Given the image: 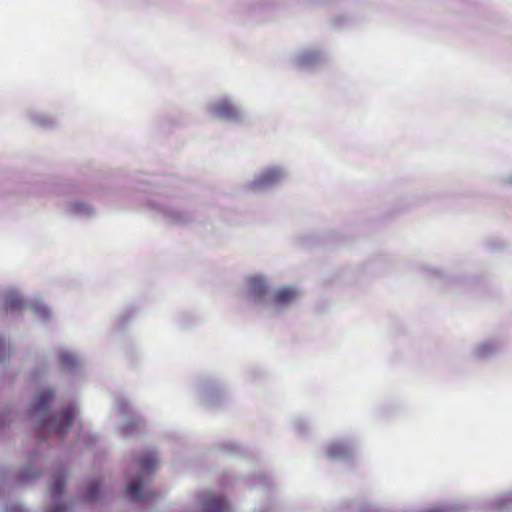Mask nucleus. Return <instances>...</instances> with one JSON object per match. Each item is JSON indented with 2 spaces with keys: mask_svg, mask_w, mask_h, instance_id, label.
I'll list each match as a JSON object with an SVG mask.
<instances>
[{
  "mask_svg": "<svg viewBox=\"0 0 512 512\" xmlns=\"http://www.w3.org/2000/svg\"><path fill=\"white\" fill-rule=\"evenodd\" d=\"M229 503L224 497L209 495L203 500V512H227Z\"/></svg>",
  "mask_w": 512,
  "mask_h": 512,
  "instance_id": "obj_3",
  "label": "nucleus"
},
{
  "mask_svg": "<svg viewBox=\"0 0 512 512\" xmlns=\"http://www.w3.org/2000/svg\"><path fill=\"white\" fill-rule=\"evenodd\" d=\"M141 470L149 473L156 470L158 467L157 455L153 452H148L141 455L138 459Z\"/></svg>",
  "mask_w": 512,
  "mask_h": 512,
  "instance_id": "obj_8",
  "label": "nucleus"
},
{
  "mask_svg": "<svg viewBox=\"0 0 512 512\" xmlns=\"http://www.w3.org/2000/svg\"><path fill=\"white\" fill-rule=\"evenodd\" d=\"M75 417V410L73 407H66L62 411L55 414L49 420H43L40 424L41 433L48 432L58 435H63L72 426Z\"/></svg>",
  "mask_w": 512,
  "mask_h": 512,
  "instance_id": "obj_1",
  "label": "nucleus"
},
{
  "mask_svg": "<svg viewBox=\"0 0 512 512\" xmlns=\"http://www.w3.org/2000/svg\"><path fill=\"white\" fill-rule=\"evenodd\" d=\"M100 484L99 483H91L85 491L84 499L87 502H93L97 499L99 494Z\"/></svg>",
  "mask_w": 512,
  "mask_h": 512,
  "instance_id": "obj_11",
  "label": "nucleus"
},
{
  "mask_svg": "<svg viewBox=\"0 0 512 512\" xmlns=\"http://www.w3.org/2000/svg\"><path fill=\"white\" fill-rule=\"evenodd\" d=\"M282 174L279 169L271 168L263 172L257 179L259 185L272 184L281 178Z\"/></svg>",
  "mask_w": 512,
  "mask_h": 512,
  "instance_id": "obj_9",
  "label": "nucleus"
},
{
  "mask_svg": "<svg viewBox=\"0 0 512 512\" xmlns=\"http://www.w3.org/2000/svg\"><path fill=\"white\" fill-rule=\"evenodd\" d=\"M331 458H337L345 454V448L341 445H332L328 449Z\"/></svg>",
  "mask_w": 512,
  "mask_h": 512,
  "instance_id": "obj_13",
  "label": "nucleus"
},
{
  "mask_svg": "<svg viewBox=\"0 0 512 512\" xmlns=\"http://www.w3.org/2000/svg\"><path fill=\"white\" fill-rule=\"evenodd\" d=\"M54 394L50 390L41 391L37 394L35 404L33 406V414L43 415L49 411L50 404Z\"/></svg>",
  "mask_w": 512,
  "mask_h": 512,
  "instance_id": "obj_4",
  "label": "nucleus"
},
{
  "mask_svg": "<svg viewBox=\"0 0 512 512\" xmlns=\"http://www.w3.org/2000/svg\"><path fill=\"white\" fill-rule=\"evenodd\" d=\"M143 479L142 476H138L136 479L130 481L125 489L126 495L133 501H142L146 497L142 491Z\"/></svg>",
  "mask_w": 512,
  "mask_h": 512,
  "instance_id": "obj_5",
  "label": "nucleus"
},
{
  "mask_svg": "<svg viewBox=\"0 0 512 512\" xmlns=\"http://www.w3.org/2000/svg\"><path fill=\"white\" fill-rule=\"evenodd\" d=\"M213 114L221 119L235 120L238 118L237 109L227 100L216 103L212 108Z\"/></svg>",
  "mask_w": 512,
  "mask_h": 512,
  "instance_id": "obj_2",
  "label": "nucleus"
},
{
  "mask_svg": "<svg viewBox=\"0 0 512 512\" xmlns=\"http://www.w3.org/2000/svg\"><path fill=\"white\" fill-rule=\"evenodd\" d=\"M49 512H66V509L63 504H55Z\"/></svg>",
  "mask_w": 512,
  "mask_h": 512,
  "instance_id": "obj_14",
  "label": "nucleus"
},
{
  "mask_svg": "<svg viewBox=\"0 0 512 512\" xmlns=\"http://www.w3.org/2000/svg\"><path fill=\"white\" fill-rule=\"evenodd\" d=\"M20 306H21V301L20 300H17L15 305L11 304L12 308H16V307H20Z\"/></svg>",
  "mask_w": 512,
  "mask_h": 512,
  "instance_id": "obj_15",
  "label": "nucleus"
},
{
  "mask_svg": "<svg viewBox=\"0 0 512 512\" xmlns=\"http://www.w3.org/2000/svg\"><path fill=\"white\" fill-rule=\"evenodd\" d=\"M249 285L252 293L256 296H262L266 293L267 285L263 278L254 276L249 279Z\"/></svg>",
  "mask_w": 512,
  "mask_h": 512,
  "instance_id": "obj_10",
  "label": "nucleus"
},
{
  "mask_svg": "<svg viewBox=\"0 0 512 512\" xmlns=\"http://www.w3.org/2000/svg\"><path fill=\"white\" fill-rule=\"evenodd\" d=\"M59 363L63 369H70L76 365V359L70 353H62L59 358Z\"/></svg>",
  "mask_w": 512,
  "mask_h": 512,
  "instance_id": "obj_12",
  "label": "nucleus"
},
{
  "mask_svg": "<svg viewBox=\"0 0 512 512\" xmlns=\"http://www.w3.org/2000/svg\"><path fill=\"white\" fill-rule=\"evenodd\" d=\"M297 297V292L291 288L285 287L278 290L273 298L276 305H286L291 303Z\"/></svg>",
  "mask_w": 512,
  "mask_h": 512,
  "instance_id": "obj_7",
  "label": "nucleus"
},
{
  "mask_svg": "<svg viewBox=\"0 0 512 512\" xmlns=\"http://www.w3.org/2000/svg\"><path fill=\"white\" fill-rule=\"evenodd\" d=\"M65 487V474L62 471H58L53 474L49 483V491L53 497H60Z\"/></svg>",
  "mask_w": 512,
  "mask_h": 512,
  "instance_id": "obj_6",
  "label": "nucleus"
}]
</instances>
